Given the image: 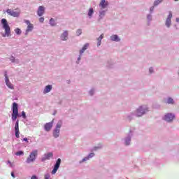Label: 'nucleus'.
<instances>
[{"mask_svg": "<svg viewBox=\"0 0 179 179\" xmlns=\"http://www.w3.org/2000/svg\"><path fill=\"white\" fill-rule=\"evenodd\" d=\"M50 23L51 26H55V24H55V20H54L53 18H51L50 20Z\"/></svg>", "mask_w": 179, "mask_h": 179, "instance_id": "393cba45", "label": "nucleus"}, {"mask_svg": "<svg viewBox=\"0 0 179 179\" xmlns=\"http://www.w3.org/2000/svg\"><path fill=\"white\" fill-rule=\"evenodd\" d=\"M100 45H101V41H98L97 46H98V47H100Z\"/></svg>", "mask_w": 179, "mask_h": 179, "instance_id": "f704fd0d", "label": "nucleus"}, {"mask_svg": "<svg viewBox=\"0 0 179 179\" xmlns=\"http://www.w3.org/2000/svg\"><path fill=\"white\" fill-rule=\"evenodd\" d=\"M52 90V85H47L44 90H43V93L45 94L46 93H50V92H51V90Z\"/></svg>", "mask_w": 179, "mask_h": 179, "instance_id": "f3484780", "label": "nucleus"}, {"mask_svg": "<svg viewBox=\"0 0 179 179\" xmlns=\"http://www.w3.org/2000/svg\"><path fill=\"white\" fill-rule=\"evenodd\" d=\"M94 150H97V147H95V148H94Z\"/></svg>", "mask_w": 179, "mask_h": 179, "instance_id": "79ce46f5", "label": "nucleus"}, {"mask_svg": "<svg viewBox=\"0 0 179 179\" xmlns=\"http://www.w3.org/2000/svg\"><path fill=\"white\" fill-rule=\"evenodd\" d=\"M93 13H94V10H93L92 8H90L88 11V16H90V17H92Z\"/></svg>", "mask_w": 179, "mask_h": 179, "instance_id": "412c9836", "label": "nucleus"}, {"mask_svg": "<svg viewBox=\"0 0 179 179\" xmlns=\"http://www.w3.org/2000/svg\"><path fill=\"white\" fill-rule=\"evenodd\" d=\"M168 104H174V100L171 98H169L167 101Z\"/></svg>", "mask_w": 179, "mask_h": 179, "instance_id": "b1692460", "label": "nucleus"}, {"mask_svg": "<svg viewBox=\"0 0 179 179\" xmlns=\"http://www.w3.org/2000/svg\"><path fill=\"white\" fill-rule=\"evenodd\" d=\"M153 10V7L150 8V11L152 12Z\"/></svg>", "mask_w": 179, "mask_h": 179, "instance_id": "c03bdc74", "label": "nucleus"}, {"mask_svg": "<svg viewBox=\"0 0 179 179\" xmlns=\"http://www.w3.org/2000/svg\"><path fill=\"white\" fill-rule=\"evenodd\" d=\"M16 156H22V155H24L23 151H18L15 153Z\"/></svg>", "mask_w": 179, "mask_h": 179, "instance_id": "a878e982", "label": "nucleus"}, {"mask_svg": "<svg viewBox=\"0 0 179 179\" xmlns=\"http://www.w3.org/2000/svg\"><path fill=\"white\" fill-rule=\"evenodd\" d=\"M44 178L45 179H50V174H45V176H44Z\"/></svg>", "mask_w": 179, "mask_h": 179, "instance_id": "2f4dec72", "label": "nucleus"}, {"mask_svg": "<svg viewBox=\"0 0 179 179\" xmlns=\"http://www.w3.org/2000/svg\"><path fill=\"white\" fill-rule=\"evenodd\" d=\"M1 24L3 30L5 31V34L2 35L3 37H10V27L9 24H8V21L6 19L3 18L1 20Z\"/></svg>", "mask_w": 179, "mask_h": 179, "instance_id": "f257e3e1", "label": "nucleus"}, {"mask_svg": "<svg viewBox=\"0 0 179 179\" xmlns=\"http://www.w3.org/2000/svg\"><path fill=\"white\" fill-rule=\"evenodd\" d=\"M150 73H153V68H150L149 69Z\"/></svg>", "mask_w": 179, "mask_h": 179, "instance_id": "c9c22d12", "label": "nucleus"}, {"mask_svg": "<svg viewBox=\"0 0 179 179\" xmlns=\"http://www.w3.org/2000/svg\"><path fill=\"white\" fill-rule=\"evenodd\" d=\"M38 155V151L37 150H34V151H32L29 156L27 157V163H33V162H35L37 155Z\"/></svg>", "mask_w": 179, "mask_h": 179, "instance_id": "7ed1b4c3", "label": "nucleus"}, {"mask_svg": "<svg viewBox=\"0 0 179 179\" xmlns=\"http://www.w3.org/2000/svg\"><path fill=\"white\" fill-rule=\"evenodd\" d=\"M53 154L52 152H48L45 154L44 157L42 158V162H45V160H50L51 157H52Z\"/></svg>", "mask_w": 179, "mask_h": 179, "instance_id": "2eb2a0df", "label": "nucleus"}, {"mask_svg": "<svg viewBox=\"0 0 179 179\" xmlns=\"http://www.w3.org/2000/svg\"><path fill=\"white\" fill-rule=\"evenodd\" d=\"M171 17H173V13L170 11L166 20V26H167V27H170V26H171Z\"/></svg>", "mask_w": 179, "mask_h": 179, "instance_id": "f8f14e48", "label": "nucleus"}, {"mask_svg": "<svg viewBox=\"0 0 179 179\" xmlns=\"http://www.w3.org/2000/svg\"><path fill=\"white\" fill-rule=\"evenodd\" d=\"M90 93H91V96H92V95H93V93H92V91L90 92Z\"/></svg>", "mask_w": 179, "mask_h": 179, "instance_id": "49530a36", "label": "nucleus"}, {"mask_svg": "<svg viewBox=\"0 0 179 179\" xmlns=\"http://www.w3.org/2000/svg\"><path fill=\"white\" fill-rule=\"evenodd\" d=\"M53 124H54V120H52L50 122L46 123L44 125L45 131H46L47 132H50V131H51L52 128Z\"/></svg>", "mask_w": 179, "mask_h": 179, "instance_id": "9d476101", "label": "nucleus"}, {"mask_svg": "<svg viewBox=\"0 0 179 179\" xmlns=\"http://www.w3.org/2000/svg\"><path fill=\"white\" fill-rule=\"evenodd\" d=\"M8 163H9V164H10L11 163H10V161H8Z\"/></svg>", "mask_w": 179, "mask_h": 179, "instance_id": "a18cd8bd", "label": "nucleus"}, {"mask_svg": "<svg viewBox=\"0 0 179 179\" xmlns=\"http://www.w3.org/2000/svg\"><path fill=\"white\" fill-rule=\"evenodd\" d=\"M4 76L6 86H8L9 89H13V85H12V83H10V81H9V77H8V74H6V72L5 73Z\"/></svg>", "mask_w": 179, "mask_h": 179, "instance_id": "9b49d317", "label": "nucleus"}, {"mask_svg": "<svg viewBox=\"0 0 179 179\" xmlns=\"http://www.w3.org/2000/svg\"><path fill=\"white\" fill-rule=\"evenodd\" d=\"M11 177H13V178H15V173L11 172Z\"/></svg>", "mask_w": 179, "mask_h": 179, "instance_id": "e433bc0d", "label": "nucleus"}, {"mask_svg": "<svg viewBox=\"0 0 179 179\" xmlns=\"http://www.w3.org/2000/svg\"><path fill=\"white\" fill-rule=\"evenodd\" d=\"M59 166H61V158H59L56 162L54 169L52 171V174H55L57 171H58V169H59Z\"/></svg>", "mask_w": 179, "mask_h": 179, "instance_id": "6e6552de", "label": "nucleus"}, {"mask_svg": "<svg viewBox=\"0 0 179 179\" xmlns=\"http://www.w3.org/2000/svg\"><path fill=\"white\" fill-rule=\"evenodd\" d=\"M77 36H80L82 34V29H78L76 31Z\"/></svg>", "mask_w": 179, "mask_h": 179, "instance_id": "c85d7f7f", "label": "nucleus"}, {"mask_svg": "<svg viewBox=\"0 0 179 179\" xmlns=\"http://www.w3.org/2000/svg\"><path fill=\"white\" fill-rule=\"evenodd\" d=\"M131 142V138H128L126 141H125V143L127 145H129Z\"/></svg>", "mask_w": 179, "mask_h": 179, "instance_id": "cd10ccee", "label": "nucleus"}, {"mask_svg": "<svg viewBox=\"0 0 179 179\" xmlns=\"http://www.w3.org/2000/svg\"><path fill=\"white\" fill-rule=\"evenodd\" d=\"M61 39L63 41H66L68 40V31H64L61 35Z\"/></svg>", "mask_w": 179, "mask_h": 179, "instance_id": "dca6fc26", "label": "nucleus"}, {"mask_svg": "<svg viewBox=\"0 0 179 179\" xmlns=\"http://www.w3.org/2000/svg\"><path fill=\"white\" fill-rule=\"evenodd\" d=\"M15 32L16 33V34H17L18 36L22 34V30H20V29L17 28L15 29Z\"/></svg>", "mask_w": 179, "mask_h": 179, "instance_id": "5701e85b", "label": "nucleus"}, {"mask_svg": "<svg viewBox=\"0 0 179 179\" xmlns=\"http://www.w3.org/2000/svg\"><path fill=\"white\" fill-rule=\"evenodd\" d=\"M15 131H19V120H17L15 122Z\"/></svg>", "mask_w": 179, "mask_h": 179, "instance_id": "4be33fe9", "label": "nucleus"}, {"mask_svg": "<svg viewBox=\"0 0 179 179\" xmlns=\"http://www.w3.org/2000/svg\"><path fill=\"white\" fill-rule=\"evenodd\" d=\"M22 115L23 118H26V113H24V111L22 112Z\"/></svg>", "mask_w": 179, "mask_h": 179, "instance_id": "72a5a7b5", "label": "nucleus"}, {"mask_svg": "<svg viewBox=\"0 0 179 179\" xmlns=\"http://www.w3.org/2000/svg\"><path fill=\"white\" fill-rule=\"evenodd\" d=\"M175 117L176 116H174V115L171 113H167L166 115H165L164 120L165 121H167L168 122H171V121H173Z\"/></svg>", "mask_w": 179, "mask_h": 179, "instance_id": "1a4fd4ad", "label": "nucleus"}, {"mask_svg": "<svg viewBox=\"0 0 179 179\" xmlns=\"http://www.w3.org/2000/svg\"><path fill=\"white\" fill-rule=\"evenodd\" d=\"M44 12H45V8H44V6H39L37 11L38 16H43L44 15Z\"/></svg>", "mask_w": 179, "mask_h": 179, "instance_id": "4468645a", "label": "nucleus"}, {"mask_svg": "<svg viewBox=\"0 0 179 179\" xmlns=\"http://www.w3.org/2000/svg\"><path fill=\"white\" fill-rule=\"evenodd\" d=\"M62 127V121L59 120L55 129L53 131V136L54 138H58L59 136V131L61 130V127Z\"/></svg>", "mask_w": 179, "mask_h": 179, "instance_id": "20e7f679", "label": "nucleus"}, {"mask_svg": "<svg viewBox=\"0 0 179 179\" xmlns=\"http://www.w3.org/2000/svg\"><path fill=\"white\" fill-rule=\"evenodd\" d=\"M99 38L103 39V38H104V34H101V36H99Z\"/></svg>", "mask_w": 179, "mask_h": 179, "instance_id": "4c0bfd02", "label": "nucleus"}, {"mask_svg": "<svg viewBox=\"0 0 179 179\" xmlns=\"http://www.w3.org/2000/svg\"><path fill=\"white\" fill-rule=\"evenodd\" d=\"M6 12L8 15H9L10 16H13V17H19V16L20 15V10L19 9H15V10L7 9Z\"/></svg>", "mask_w": 179, "mask_h": 179, "instance_id": "39448f33", "label": "nucleus"}, {"mask_svg": "<svg viewBox=\"0 0 179 179\" xmlns=\"http://www.w3.org/2000/svg\"><path fill=\"white\" fill-rule=\"evenodd\" d=\"M19 115V108H17V103L14 102L13 103V113H12V120L13 121H16Z\"/></svg>", "mask_w": 179, "mask_h": 179, "instance_id": "f03ea898", "label": "nucleus"}, {"mask_svg": "<svg viewBox=\"0 0 179 179\" xmlns=\"http://www.w3.org/2000/svg\"><path fill=\"white\" fill-rule=\"evenodd\" d=\"M146 111H149L148 110V108H146V106H141L136 110V116L142 117V115H143V114H145L146 113Z\"/></svg>", "mask_w": 179, "mask_h": 179, "instance_id": "423d86ee", "label": "nucleus"}, {"mask_svg": "<svg viewBox=\"0 0 179 179\" xmlns=\"http://www.w3.org/2000/svg\"><path fill=\"white\" fill-rule=\"evenodd\" d=\"M176 22H179V18H176Z\"/></svg>", "mask_w": 179, "mask_h": 179, "instance_id": "37998d69", "label": "nucleus"}, {"mask_svg": "<svg viewBox=\"0 0 179 179\" xmlns=\"http://www.w3.org/2000/svg\"><path fill=\"white\" fill-rule=\"evenodd\" d=\"M110 39L112 40V41H120V38H118V36H117V35L111 36Z\"/></svg>", "mask_w": 179, "mask_h": 179, "instance_id": "a211bd4d", "label": "nucleus"}, {"mask_svg": "<svg viewBox=\"0 0 179 179\" xmlns=\"http://www.w3.org/2000/svg\"><path fill=\"white\" fill-rule=\"evenodd\" d=\"M10 167H13V164H10Z\"/></svg>", "mask_w": 179, "mask_h": 179, "instance_id": "a19ab883", "label": "nucleus"}, {"mask_svg": "<svg viewBox=\"0 0 179 179\" xmlns=\"http://www.w3.org/2000/svg\"><path fill=\"white\" fill-rule=\"evenodd\" d=\"M88 47H89V43H85L83 47V48L86 50H87Z\"/></svg>", "mask_w": 179, "mask_h": 179, "instance_id": "c756f323", "label": "nucleus"}, {"mask_svg": "<svg viewBox=\"0 0 179 179\" xmlns=\"http://www.w3.org/2000/svg\"><path fill=\"white\" fill-rule=\"evenodd\" d=\"M39 22H40L41 23H43V22H44V17H40V18H39Z\"/></svg>", "mask_w": 179, "mask_h": 179, "instance_id": "473e14b6", "label": "nucleus"}, {"mask_svg": "<svg viewBox=\"0 0 179 179\" xmlns=\"http://www.w3.org/2000/svg\"><path fill=\"white\" fill-rule=\"evenodd\" d=\"M20 132L19 131V130L15 131V136L16 138H20Z\"/></svg>", "mask_w": 179, "mask_h": 179, "instance_id": "bb28decb", "label": "nucleus"}, {"mask_svg": "<svg viewBox=\"0 0 179 179\" xmlns=\"http://www.w3.org/2000/svg\"><path fill=\"white\" fill-rule=\"evenodd\" d=\"M175 1H178V0H175Z\"/></svg>", "mask_w": 179, "mask_h": 179, "instance_id": "09e8293b", "label": "nucleus"}, {"mask_svg": "<svg viewBox=\"0 0 179 179\" xmlns=\"http://www.w3.org/2000/svg\"><path fill=\"white\" fill-rule=\"evenodd\" d=\"M93 156H94V153L91 152L89 155L88 157H85L83 159V162H86V160H89V159H90V157H93Z\"/></svg>", "mask_w": 179, "mask_h": 179, "instance_id": "aec40b11", "label": "nucleus"}, {"mask_svg": "<svg viewBox=\"0 0 179 179\" xmlns=\"http://www.w3.org/2000/svg\"><path fill=\"white\" fill-rule=\"evenodd\" d=\"M101 40H103L100 37L98 38V41H101Z\"/></svg>", "mask_w": 179, "mask_h": 179, "instance_id": "ea45409f", "label": "nucleus"}, {"mask_svg": "<svg viewBox=\"0 0 179 179\" xmlns=\"http://www.w3.org/2000/svg\"><path fill=\"white\" fill-rule=\"evenodd\" d=\"M106 10H101L99 12V19H102L104 17V16H106Z\"/></svg>", "mask_w": 179, "mask_h": 179, "instance_id": "6ab92c4d", "label": "nucleus"}, {"mask_svg": "<svg viewBox=\"0 0 179 179\" xmlns=\"http://www.w3.org/2000/svg\"><path fill=\"white\" fill-rule=\"evenodd\" d=\"M85 51H86V50L83 48L82 50H80V55H82L83 54V52H85Z\"/></svg>", "mask_w": 179, "mask_h": 179, "instance_id": "7c9ffc66", "label": "nucleus"}, {"mask_svg": "<svg viewBox=\"0 0 179 179\" xmlns=\"http://www.w3.org/2000/svg\"><path fill=\"white\" fill-rule=\"evenodd\" d=\"M99 6L101 9H106V8L108 6V1H107L106 0H101L99 3Z\"/></svg>", "mask_w": 179, "mask_h": 179, "instance_id": "ddd939ff", "label": "nucleus"}, {"mask_svg": "<svg viewBox=\"0 0 179 179\" xmlns=\"http://www.w3.org/2000/svg\"><path fill=\"white\" fill-rule=\"evenodd\" d=\"M78 59H80V57H79Z\"/></svg>", "mask_w": 179, "mask_h": 179, "instance_id": "de8ad7c7", "label": "nucleus"}, {"mask_svg": "<svg viewBox=\"0 0 179 179\" xmlns=\"http://www.w3.org/2000/svg\"><path fill=\"white\" fill-rule=\"evenodd\" d=\"M23 141H24V142H29V141L27 140V138H23Z\"/></svg>", "mask_w": 179, "mask_h": 179, "instance_id": "58836bf2", "label": "nucleus"}, {"mask_svg": "<svg viewBox=\"0 0 179 179\" xmlns=\"http://www.w3.org/2000/svg\"><path fill=\"white\" fill-rule=\"evenodd\" d=\"M24 23L27 24V28L26 29V34H27V33H29V31H33V29H34V26L33 25V24L30 23V20H25Z\"/></svg>", "mask_w": 179, "mask_h": 179, "instance_id": "0eeeda50", "label": "nucleus"}]
</instances>
